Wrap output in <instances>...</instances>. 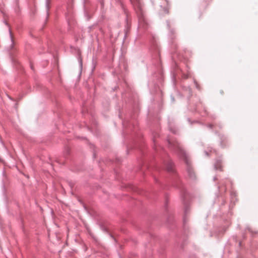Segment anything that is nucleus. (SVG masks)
<instances>
[{"mask_svg": "<svg viewBox=\"0 0 258 258\" xmlns=\"http://www.w3.org/2000/svg\"><path fill=\"white\" fill-rule=\"evenodd\" d=\"M166 6L164 7L163 10L165 13L168 14L169 12L170 6L169 4V2L167 0H164Z\"/></svg>", "mask_w": 258, "mask_h": 258, "instance_id": "1", "label": "nucleus"}, {"mask_svg": "<svg viewBox=\"0 0 258 258\" xmlns=\"http://www.w3.org/2000/svg\"><path fill=\"white\" fill-rule=\"evenodd\" d=\"M167 170L169 171H171L172 170V165L171 164H170L169 165H168L167 167Z\"/></svg>", "mask_w": 258, "mask_h": 258, "instance_id": "2", "label": "nucleus"}, {"mask_svg": "<svg viewBox=\"0 0 258 258\" xmlns=\"http://www.w3.org/2000/svg\"><path fill=\"white\" fill-rule=\"evenodd\" d=\"M132 3H134L135 4H140V0H131Z\"/></svg>", "mask_w": 258, "mask_h": 258, "instance_id": "3", "label": "nucleus"}, {"mask_svg": "<svg viewBox=\"0 0 258 258\" xmlns=\"http://www.w3.org/2000/svg\"><path fill=\"white\" fill-rule=\"evenodd\" d=\"M173 145L175 146L178 149H179V150H181L180 149V147L179 146V145H178V144L177 143H175V144H174Z\"/></svg>", "mask_w": 258, "mask_h": 258, "instance_id": "4", "label": "nucleus"}]
</instances>
